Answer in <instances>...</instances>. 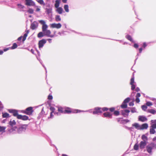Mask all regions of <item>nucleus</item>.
Returning <instances> with one entry per match:
<instances>
[{
  "mask_svg": "<svg viewBox=\"0 0 156 156\" xmlns=\"http://www.w3.org/2000/svg\"><path fill=\"white\" fill-rule=\"evenodd\" d=\"M147 107L145 105H143L142 106V108L143 110L144 111H145L147 109Z\"/></svg>",
  "mask_w": 156,
  "mask_h": 156,
  "instance_id": "44",
  "label": "nucleus"
},
{
  "mask_svg": "<svg viewBox=\"0 0 156 156\" xmlns=\"http://www.w3.org/2000/svg\"><path fill=\"white\" fill-rule=\"evenodd\" d=\"M52 12V9L49 8V9H46V12L48 14H49L50 13H51Z\"/></svg>",
  "mask_w": 156,
  "mask_h": 156,
  "instance_id": "35",
  "label": "nucleus"
},
{
  "mask_svg": "<svg viewBox=\"0 0 156 156\" xmlns=\"http://www.w3.org/2000/svg\"><path fill=\"white\" fill-rule=\"evenodd\" d=\"M60 2V0H56L55 1V6L56 8L59 7Z\"/></svg>",
  "mask_w": 156,
  "mask_h": 156,
  "instance_id": "24",
  "label": "nucleus"
},
{
  "mask_svg": "<svg viewBox=\"0 0 156 156\" xmlns=\"http://www.w3.org/2000/svg\"><path fill=\"white\" fill-rule=\"evenodd\" d=\"M124 121L126 122H130V120L127 119H124Z\"/></svg>",
  "mask_w": 156,
  "mask_h": 156,
  "instance_id": "61",
  "label": "nucleus"
},
{
  "mask_svg": "<svg viewBox=\"0 0 156 156\" xmlns=\"http://www.w3.org/2000/svg\"><path fill=\"white\" fill-rule=\"evenodd\" d=\"M30 51H31V52L33 54H34V49H31V50H30Z\"/></svg>",
  "mask_w": 156,
  "mask_h": 156,
  "instance_id": "64",
  "label": "nucleus"
},
{
  "mask_svg": "<svg viewBox=\"0 0 156 156\" xmlns=\"http://www.w3.org/2000/svg\"><path fill=\"white\" fill-rule=\"evenodd\" d=\"M134 76H133L130 80V84H135V83L134 82Z\"/></svg>",
  "mask_w": 156,
  "mask_h": 156,
  "instance_id": "33",
  "label": "nucleus"
},
{
  "mask_svg": "<svg viewBox=\"0 0 156 156\" xmlns=\"http://www.w3.org/2000/svg\"><path fill=\"white\" fill-rule=\"evenodd\" d=\"M109 110L110 111L112 112H113L115 110V108H110L109 109Z\"/></svg>",
  "mask_w": 156,
  "mask_h": 156,
  "instance_id": "58",
  "label": "nucleus"
},
{
  "mask_svg": "<svg viewBox=\"0 0 156 156\" xmlns=\"http://www.w3.org/2000/svg\"><path fill=\"white\" fill-rule=\"evenodd\" d=\"M64 9L66 12H68V5H65L64 6Z\"/></svg>",
  "mask_w": 156,
  "mask_h": 156,
  "instance_id": "42",
  "label": "nucleus"
},
{
  "mask_svg": "<svg viewBox=\"0 0 156 156\" xmlns=\"http://www.w3.org/2000/svg\"><path fill=\"white\" fill-rule=\"evenodd\" d=\"M27 12L30 13H31V14H32L34 12V10L32 9H29L28 10Z\"/></svg>",
  "mask_w": 156,
  "mask_h": 156,
  "instance_id": "48",
  "label": "nucleus"
},
{
  "mask_svg": "<svg viewBox=\"0 0 156 156\" xmlns=\"http://www.w3.org/2000/svg\"><path fill=\"white\" fill-rule=\"evenodd\" d=\"M132 126L133 127H134L136 129L138 130H140V125L138 123H135L132 124Z\"/></svg>",
  "mask_w": 156,
  "mask_h": 156,
  "instance_id": "21",
  "label": "nucleus"
},
{
  "mask_svg": "<svg viewBox=\"0 0 156 156\" xmlns=\"http://www.w3.org/2000/svg\"><path fill=\"white\" fill-rule=\"evenodd\" d=\"M45 35H44V32H43V31L41 32L38 34L37 37H43Z\"/></svg>",
  "mask_w": 156,
  "mask_h": 156,
  "instance_id": "30",
  "label": "nucleus"
},
{
  "mask_svg": "<svg viewBox=\"0 0 156 156\" xmlns=\"http://www.w3.org/2000/svg\"><path fill=\"white\" fill-rule=\"evenodd\" d=\"M14 128L16 129V127H14L12 128H11L10 130H9V131L10 132H13L14 130H15V129H14Z\"/></svg>",
  "mask_w": 156,
  "mask_h": 156,
  "instance_id": "52",
  "label": "nucleus"
},
{
  "mask_svg": "<svg viewBox=\"0 0 156 156\" xmlns=\"http://www.w3.org/2000/svg\"><path fill=\"white\" fill-rule=\"evenodd\" d=\"M134 47L135 48H137L138 47V45L137 44H134Z\"/></svg>",
  "mask_w": 156,
  "mask_h": 156,
  "instance_id": "59",
  "label": "nucleus"
},
{
  "mask_svg": "<svg viewBox=\"0 0 156 156\" xmlns=\"http://www.w3.org/2000/svg\"><path fill=\"white\" fill-rule=\"evenodd\" d=\"M36 11L37 12H39L40 11V9L37 6H36Z\"/></svg>",
  "mask_w": 156,
  "mask_h": 156,
  "instance_id": "55",
  "label": "nucleus"
},
{
  "mask_svg": "<svg viewBox=\"0 0 156 156\" xmlns=\"http://www.w3.org/2000/svg\"><path fill=\"white\" fill-rule=\"evenodd\" d=\"M147 46V44H146V43L144 42L143 44V47L144 48H145Z\"/></svg>",
  "mask_w": 156,
  "mask_h": 156,
  "instance_id": "60",
  "label": "nucleus"
},
{
  "mask_svg": "<svg viewBox=\"0 0 156 156\" xmlns=\"http://www.w3.org/2000/svg\"><path fill=\"white\" fill-rule=\"evenodd\" d=\"M130 108L131 112L132 113H133L136 112V109L135 108L133 107Z\"/></svg>",
  "mask_w": 156,
  "mask_h": 156,
  "instance_id": "36",
  "label": "nucleus"
},
{
  "mask_svg": "<svg viewBox=\"0 0 156 156\" xmlns=\"http://www.w3.org/2000/svg\"><path fill=\"white\" fill-rule=\"evenodd\" d=\"M140 96V93H137L136 95V99L135 101L137 103H138L140 102V100L139 98Z\"/></svg>",
  "mask_w": 156,
  "mask_h": 156,
  "instance_id": "23",
  "label": "nucleus"
},
{
  "mask_svg": "<svg viewBox=\"0 0 156 156\" xmlns=\"http://www.w3.org/2000/svg\"><path fill=\"white\" fill-rule=\"evenodd\" d=\"M16 124V122L14 120H11L9 122V124L12 126H14Z\"/></svg>",
  "mask_w": 156,
  "mask_h": 156,
  "instance_id": "32",
  "label": "nucleus"
},
{
  "mask_svg": "<svg viewBox=\"0 0 156 156\" xmlns=\"http://www.w3.org/2000/svg\"><path fill=\"white\" fill-rule=\"evenodd\" d=\"M17 47V44L15 43H14L13 44V45L11 47V49H14L16 48Z\"/></svg>",
  "mask_w": 156,
  "mask_h": 156,
  "instance_id": "41",
  "label": "nucleus"
},
{
  "mask_svg": "<svg viewBox=\"0 0 156 156\" xmlns=\"http://www.w3.org/2000/svg\"><path fill=\"white\" fill-rule=\"evenodd\" d=\"M101 111L102 112V111L105 112V111H107L108 109V108L106 107H104L103 108H101Z\"/></svg>",
  "mask_w": 156,
  "mask_h": 156,
  "instance_id": "46",
  "label": "nucleus"
},
{
  "mask_svg": "<svg viewBox=\"0 0 156 156\" xmlns=\"http://www.w3.org/2000/svg\"><path fill=\"white\" fill-rule=\"evenodd\" d=\"M114 114L115 115H118L119 114V113L118 111H115L114 112Z\"/></svg>",
  "mask_w": 156,
  "mask_h": 156,
  "instance_id": "47",
  "label": "nucleus"
},
{
  "mask_svg": "<svg viewBox=\"0 0 156 156\" xmlns=\"http://www.w3.org/2000/svg\"><path fill=\"white\" fill-rule=\"evenodd\" d=\"M151 122L152 124L156 123V120H152Z\"/></svg>",
  "mask_w": 156,
  "mask_h": 156,
  "instance_id": "54",
  "label": "nucleus"
},
{
  "mask_svg": "<svg viewBox=\"0 0 156 156\" xmlns=\"http://www.w3.org/2000/svg\"><path fill=\"white\" fill-rule=\"evenodd\" d=\"M156 124V123L152 124L151 125V128L150 129V133L151 134H154L155 133V131L154 130V129H156V128H154L152 127V125L154 124Z\"/></svg>",
  "mask_w": 156,
  "mask_h": 156,
  "instance_id": "20",
  "label": "nucleus"
},
{
  "mask_svg": "<svg viewBox=\"0 0 156 156\" xmlns=\"http://www.w3.org/2000/svg\"><path fill=\"white\" fill-rule=\"evenodd\" d=\"M26 5L28 6H33L34 5V3L32 0H25Z\"/></svg>",
  "mask_w": 156,
  "mask_h": 156,
  "instance_id": "15",
  "label": "nucleus"
},
{
  "mask_svg": "<svg viewBox=\"0 0 156 156\" xmlns=\"http://www.w3.org/2000/svg\"><path fill=\"white\" fill-rule=\"evenodd\" d=\"M149 112L153 114H154L156 113V111L154 109H151L150 110Z\"/></svg>",
  "mask_w": 156,
  "mask_h": 156,
  "instance_id": "40",
  "label": "nucleus"
},
{
  "mask_svg": "<svg viewBox=\"0 0 156 156\" xmlns=\"http://www.w3.org/2000/svg\"><path fill=\"white\" fill-rule=\"evenodd\" d=\"M18 7L20 9H23L24 8V6L21 4H18L17 5Z\"/></svg>",
  "mask_w": 156,
  "mask_h": 156,
  "instance_id": "43",
  "label": "nucleus"
},
{
  "mask_svg": "<svg viewBox=\"0 0 156 156\" xmlns=\"http://www.w3.org/2000/svg\"><path fill=\"white\" fill-rule=\"evenodd\" d=\"M147 142L144 141H141L139 144V147L140 148L143 149L147 144Z\"/></svg>",
  "mask_w": 156,
  "mask_h": 156,
  "instance_id": "13",
  "label": "nucleus"
},
{
  "mask_svg": "<svg viewBox=\"0 0 156 156\" xmlns=\"http://www.w3.org/2000/svg\"><path fill=\"white\" fill-rule=\"evenodd\" d=\"M142 50H143V49L142 48H140L139 49V52L140 53H141V52H142Z\"/></svg>",
  "mask_w": 156,
  "mask_h": 156,
  "instance_id": "63",
  "label": "nucleus"
},
{
  "mask_svg": "<svg viewBox=\"0 0 156 156\" xmlns=\"http://www.w3.org/2000/svg\"><path fill=\"white\" fill-rule=\"evenodd\" d=\"M88 111H89L90 112H92L91 109L90 110L88 111H85V112H88ZM85 112V111H83L80 110H73V111H72L71 110V108H69V113H71L72 112L73 113H76L80 112Z\"/></svg>",
  "mask_w": 156,
  "mask_h": 156,
  "instance_id": "8",
  "label": "nucleus"
},
{
  "mask_svg": "<svg viewBox=\"0 0 156 156\" xmlns=\"http://www.w3.org/2000/svg\"><path fill=\"white\" fill-rule=\"evenodd\" d=\"M46 42V40L44 39H42L39 41L38 43L39 48H42Z\"/></svg>",
  "mask_w": 156,
  "mask_h": 156,
  "instance_id": "10",
  "label": "nucleus"
},
{
  "mask_svg": "<svg viewBox=\"0 0 156 156\" xmlns=\"http://www.w3.org/2000/svg\"><path fill=\"white\" fill-rule=\"evenodd\" d=\"M3 108V106L1 102L0 101V110L2 109Z\"/></svg>",
  "mask_w": 156,
  "mask_h": 156,
  "instance_id": "56",
  "label": "nucleus"
},
{
  "mask_svg": "<svg viewBox=\"0 0 156 156\" xmlns=\"http://www.w3.org/2000/svg\"><path fill=\"white\" fill-rule=\"evenodd\" d=\"M126 37L127 39L128 40L130 41H131L132 42L133 40L131 37V36L129 35H127L126 36Z\"/></svg>",
  "mask_w": 156,
  "mask_h": 156,
  "instance_id": "37",
  "label": "nucleus"
},
{
  "mask_svg": "<svg viewBox=\"0 0 156 156\" xmlns=\"http://www.w3.org/2000/svg\"><path fill=\"white\" fill-rule=\"evenodd\" d=\"M38 26V23L36 21H34L32 23L31 25V28L32 30H34L37 28Z\"/></svg>",
  "mask_w": 156,
  "mask_h": 156,
  "instance_id": "12",
  "label": "nucleus"
},
{
  "mask_svg": "<svg viewBox=\"0 0 156 156\" xmlns=\"http://www.w3.org/2000/svg\"><path fill=\"white\" fill-rule=\"evenodd\" d=\"M133 149L134 150L137 151L139 149V145L138 143L135 144L133 147Z\"/></svg>",
  "mask_w": 156,
  "mask_h": 156,
  "instance_id": "29",
  "label": "nucleus"
},
{
  "mask_svg": "<svg viewBox=\"0 0 156 156\" xmlns=\"http://www.w3.org/2000/svg\"><path fill=\"white\" fill-rule=\"evenodd\" d=\"M102 113L101 108L97 107L94 109V110L93 112L94 115H99Z\"/></svg>",
  "mask_w": 156,
  "mask_h": 156,
  "instance_id": "6",
  "label": "nucleus"
},
{
  "mask_svg": "<svg viewBox=\"0 0 156 156\" xmlns=\"http://www.w3.org/2000/svg\"><path fill=\"white\" fill-rule=\"evenodd\" d=\"M9 111L10 113H12L13 115L15 116H16L17 118L18 115H20L18 114V112L16 110L14 109H9Z\"/></svg>",
  "mask_w": 156,
  "mask_h": 156,
  "instance_id": "11",
  "label": "nucleus"
},
{
  "mask_svg": "<svg viewBox=\"0 0 156 156\" xmlns=\"http://www.w3.org/2000/svg\"><path fill=\"white\" fill-rule=\"evenodd\" d=\"M103 115H104V117H107L109 118H112V114H111L110 113L107 112H105L103 114Z\"/></svg>",
  "mask_w": 156,
  "mask_h": 156,
  "instance_id": "17",
  "label": "nucleus"
},
{
  "mask_svg": "<svg viewBox=\"0 0 156 156\" xmlns=\"http://www.w3.org/2000/svg\"><path fill=\"white\" fill-rule=\"evenodd\" d=\"M32 109L33 108L30 107L27 108L25 110L23 111V112L27 115H31L33 112Z\"/></svg>",
  "mask_w": 156,
  "mask_h": 156,
  "instance_id": "5",
  "label": "nucleus"
},
{
  "mask_svg": "<svg viewBox=\"0 0 156 156\" xmlns=\"http://www.w3.org/2000/svg\"><path fill=\"white\" fill-rule=\"evenodd\" d=\"M50 109L51 111V112H54V114L57 115H60V114H59V112H57L55 111V109L54 107H50Z\"/></svg>",
  "mask_w": 156,
  "mask_h": 156,
  "instance_id": "19",
  "label": "nucleus"
},
{
  "mask_svg": "<svg viewBox=\"0 0 156 156\" xmlns=\"http://www.w3.org/2000/svg\"><path fill=\"white\" fill-rule=\"evenodd\" d=\"M138 120L142 122H144L147 120V118L144 116H139L138 117Z\"/></svg>",
  "mask_w": 156,
  "mask_h": 156,
  "instance_id": "16",
  "label": "nucleus"
},
{
  "mask_svg": "<svg viewBox=\"0 0 156 156\" xmlns=\"http://www.w3.org/2000/svg\"><path fill=\"white\" fill-rule=\"evenodd\" d=\"M17 119L25 121L28 119V117L26 115H20L18 116Z\"/></svg>",
  "mask_w": 156,
  "mask_h": 156,
  "instance_id": "14",
  "label": "nucleus"
},
{
  "mask_svg": "<svg viewBox=\"0 0 156 156\" xmlns=\"http://www.w3.org/2000/svg\"><path fill=\"white\" fill-rule=\"evenodd\" d=\"M56 11L59 14H61L63 11V9L61 7L56 8Z\"/></svg>",
  "mask_w": 156,
  "mask_h": 156,
  "instance_id": "22",
  "label": "nucleus"
},
{
  "mask_svg": "<svg viewBox=\"0 0 156 156\" xmlns=\"http://www.w3.org/2000/svg\"><path fill=\"white\" fill-rule=\"evenodd\" d=\"M28 32H27V33H25L24 34L23 36V40H22L23 41H25V40L26 39V37L27 36V34H28Z\"/></svg>",
  "mask_w": 156,
  "mask_h": 156,
  "instance_id": "34",
  "label": "nucleus"
},
{
  "mask_svg": "<svg viewBox=\"0 0 156 156\" xmlns=\"http://www.w3.org/2000/svg\"><path fill=\"white\" fill-rule=\"evenodd\" d=\"M146 104L148 106H150L152 105V103L149 101L147 102Z\"/></svg>",
  "mask_w": 156,
  "mask_h": 156,
  "instance_id": "51",
  "label": "nucleus"
},
{
  "mask_svg": "<svg viewBox=\"0 0 156 156\" xmlns=\"http://www.w3.org/2000/svg\"><path fill=\"white\" fill-rule=\"evenodd\" d=\"M130 110L129 109H125L122 110L121 111V113L125 117H127L129 115L128 113L130 112Z\"/></svg>",
  "mask_w": 156,
  "mask_h": 156,
  "instance_id": "9",
  "label": "nucleus"
},
{
  "mask_svg": "<svg viewBox=\"0 0 156 156\" xmlns=\"http://www.w3.org/2000/svg\"><path fill=\"white\" fill-rule=\"evenodd\" d=\"M27 125H23L19 127L17 129V132L19 133H20L23 132L25 131L27 127Z\"/></svg>",
  "mask_w": 156,
  "mask_h": 156,
  "instance_id": "4",
  "label": "nucleus"
},
{
  "mask_svg": "<svg viewBox=\"0 0 156 156\" xmlns=\"http://www.w3.org/2000/svg\"><path fill=\"white\" fill-rule=\"evenodd\" d=\"M2 117L4 118H7L9 117V114L7 113H2Z\"/></svg>",
  "mask_w": 156,
  "mask_h": 156,
  "instance_id": "27",
  "label": "nucleus"
},
{
  "mask_svg": "<svg viewBox=\"0 0 156 156\" xmlns=\"http://www.w3.org/2000/svg\"><path fill=\"white\" fill-rule=\"evenodd\" d=\"M50 27L51 28H55L56 29H59L62 27V25L60 23H53L50 24Z\"/></svg>",
  "mask_w": 156,
  "mask_h": 156,
  "instance_id": "7",
  "label": "nucleus"
},
{
  "mask_svg": "<svg viewBox=\"0 0 156 156\" xmlns=\"http://www.w3.org/2000/svg\"><path fill=\"white\" fill-rule=\"evenodd\" d=\"M53 97L51 95H49L48 96V98L49 100H51L52 99Z\"/></svg>",
  "mask_w": 156,
  "mask_h": 156,
  "instance_id": "57",
  "label": "nucleus"
},
{
  "mask_svg": "<svg viewBox=\"0 0 156 156\" xmlns=\"http://www.w3.org/2000/svg\"><path fill=\"white\" fill-rule=\"evenodd\" d=\"M146 149L147 152L150 154L152 155L153 152L156 149V143H151L146 146Z\"/></svg>",
  "mask_w": 156,
  "mask_h": 156,
  "instance_id": "2",
  "label": "nucleus"
},
{
  "mask_svg": "<svg viewBox=\"0 0 156 156\" xmlns=\"http://www.w3.org/2000/svg\"><path fill=\"white\" fill-rule=\"evenodd\" d=\"M38 22L42 25V31L44 32V35L48 37H53L54 36L53 35H51V32L50 30H48V26L46 24L45 21L42 20H39Z\"/></svg>",
  "mask_w": 156,
  "mask_h": 156,
  "instance_id": "1",
  "label": "nucleus"
},
{
  "mask_svg": "<svg viewBox=\"0 0 156 156\" xmlns=\"http://www.w3.org/2000/svg\"><path fill=\"white\" fill-rule=\"evenodd\" d=\"M135 90L136 92H138L140 91V90L139 87H137L135 89Z\"/></svg>",
  "mask_w": 156,
  "mask_h": 156,
  "instance_id": "62",
  "label": "nucleus"
},
{
  "mask_svg": "<svg viewBox=\"0 0 156 156\" xmlns=\"http://www.w3.org/2000/svg\"><path fill=\"white\" fill-rule=\"evenodd\" d=\"M148 127V125L147 123H144L141 125H140V130H143L147 129Z\"/></svg>",
  "mask_w": 156,
  "mask_h": 156,
  "instance_id": "18",
  "label": "nucleus"
},
{
  "mask_svg": "<svg viewBox=\"0 0 156 156\" xmlns=\"http://www.w3.org/2000/svg\"><path fill=\"white\" fill-rule=\"evenodd\" d=\"M134 105V103L133 101L130 102L129 103V105L130 106H133Z\"/></svg>",
  "mask_w": 156,
  "mask_h": 156,
  "instance_id": "53",
  "label": "nucleus"
},
{
  "mask_svg": "<svg viewBox=\"0 0 156 156\" xmlns=\"http://www.w3.org/2000/svg\"><path fill=\"white\" fill-rule=\"evenodd\" d=\"M131 90H134L136 87V85L135 84H131Z\"/></svg>",
  "mask_w": 156,
  "mask_h": 156,
  "instance_id": "45",
  "label": "nucleus"
},
{
  "mask_svg": "<svg viewBox=\"0 0 156 156\" xmlns=\"http://www.w3.org/2000/svg\"><path fill=\"white\" fill-rule=\"evenodd\" d=\"M55 20L57 21H60L61 20V18L59 15H56L55 17Z\"/></svg>",
  "mask_w": 156,
  "mask_h": 156,
  "instance_id": "31",
  "label": "nucleus"
},
{
  "mask_svg": "<svg viewBox=\"0 0 156 156\" xmlns=\"http://www.w3.org/2000/svg\"><path fill=\"white\" fill-rule=\"evenodd\" d=\"M6 128L5 127L0 126V133H3L5 132Z\"/></svg>",
  "mask_w": 156,
  "mask_h": 156,
  "instance_id": "25",
  "label": "nucleus"
},
{
  "mask_svg": "<svg viewBox=\"0 0 156 156\" xmlns=\"http://www.w3.org/2000/svg\"><path fill=\"white\" fill-rule=\"evenodd\" d=\"M141 138L142 140H143V141H144L147 142V137L144 135H143L141 137Z\"/></svg>",
  "mask_w": 156,
  "mask_h": 156,
  "instance_id": "26",
  "label": "nucleus"
},
{
  "mask_svg": "<svg viewBox=\"0 0 156 156\" xmlns=\"http://www.w3.org/2000/svg\"><path fill=\"white\" fill-rule=\"evenodd\" d=\"M130 100V98H126L125 99L123 102H124V103H126L127 104Z\"/></svg>",
  "mask_w": 156,
  "mask_h": 156,
  "instance_id": "39",
  "label": "nucleus"
},
{
  "mask_svg": "<svg viewBox=\"0 0 156 156\" xmlns=\"http://www.w3.org/2000/svg\"><path fill=\"white\" fill-rule=\"evenodd\" d=\"M58 108V112H59L60 115L61 113L65 114L68 113V108L67 107H62L60 106L57 107Z\"/></svg>",
  "mask_w": 156,
  "mask_h": 156,
  "instance_id": "3",
  "label": "nucleus"
},
{
  "mask_svg": "<svg viewBox=\"0 0 156 156\" xmlns=\"http://www.w3.org/2000/svg\"><path fill=\"white\" fill-rule=\"evenodd\" d=\"M127 129L130 130V131H133L134 130V128H133V127H127Z\"/></svg>",
  "mask_w": 156,
  "mask_h": 156,
  "instance_id": "49",
  "label": "nucleus"
},
{
  "mask_svg": "<svg viewBox=\"0 0 156 156\" xmlns=\"http://www.w3.org/2000/svg\"><path fill=\"white\" fill-rule=\"evenodd\" d=\"M53 113H54V112H51L50 116V117H48V119L52 118H53V117L54 115L53 114Z\"/></svg>",
  "mask_w": 156,
  "mask_h": 156,
  "instance_id": "50",
  "label": "nucleus"
},
{
  "mask_svg": "<svg viewBox=\"0 0 156 156\" xmlns=\"http://www.w3.org/2000/svg\"><path fill=\"white\" fill-rule=\"evenodd\" d=\"M127 104L126 103H124V102H123L122 104L121 105V107L122 108H127Z\"/></svg>",
  "mask_w": 156,
  "mask_h": 156,
  "instance_id": "28",
  "label": "nucleus"
},
{
  "mask_svg": "<svg viewBox=\"0 0 156 156\" xmlns=\"http://www.w3.org/2000/svg\"><path fill=\"white\" fill-rule=\"evenodd\" d=\"M41 5H45V3L43 0H36Z\"/></svg>",
  "mask_w": 156,
  "mask_h": 156,
  "instance_id": "38",
  "label": "nucleus"
}]
</instances>
